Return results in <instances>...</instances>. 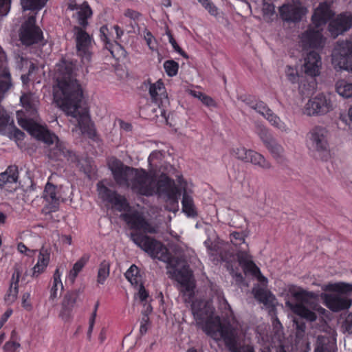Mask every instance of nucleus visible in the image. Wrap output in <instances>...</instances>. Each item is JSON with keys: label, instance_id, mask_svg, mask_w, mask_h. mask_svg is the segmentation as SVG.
<instances>
[{"label": "nucleus", "instance_id": "obj_39", "mask_svg": "<svg viewBox=\"0 0 352 352\" xmlns=\"http://www.w3.org/2000/svg\"><path fill=\"white\" fill-rule=\"evenodd\" d=\"M61 275L62 273L60 272V269L56 268L53 274L52 286L50 289L51 299H54L57 298L58 295V291H60L59 294L60 295L62 291L63 290L64 287L61 280Z\"/></svg>", "mask_w": 352, "mask_h": 352}, {"label": "nucleus", "instance_id": "obj_55", "mask_svg": "<svg viewBox=\"0 0 352 352\" xmlns=\"http://www.w3.org/2000/svg\"><path fill=\"white\" fill-rule=\"evenodd\" d=\"M98 306H99V302H97L94 306V311H93V313L89 318V329H88V331H87V337L89 339H90L91 338V333H92V331H93V329H94V324H95V320H96V314H97V310H98Z\"/></svg>", "mask_w": 352, "mask_h": 352}, {"label": "nucleus", "instance_id": "obj_30", "mask_svg": "<svg viewBox=\"0 0 352 352\" xmlns=\"http://www.w3.org/2000/svg\"><path fill=\"white\" fill-rule=\"evenodd\" d=\"M218 333L221 335L226 346L230 352H240L236 338L229 326L221 324Z\"/></svg>", "mask_w": 352, "mask_h": 352}, {"label": "nucleus", "instance_id": "obj_8", "mask_svg": "<svg viewBox=\"0 0 352 352\" xmlns=\"http://www.w3.org/2000/svg\"><path fill=\"white\" fill-rule=\"evenodd\" d=\"M131 239L137 246L154 258L158 259L164 248H166L160 241L140 232H132Z\"/></svg>", "mask_w": 352, "mask_h": 352}, {"label": "nucleus", "instance_id": "obj_59", "mask_svg": "<svg viewBox=\"0 0 352 352\" xmlns=\"http://www.w3.org/2000/svg\"><path fill=\"white\" fill-rule=\"evenodd\" d=\"M12 0H0V15H6L10 9Z\"/></svg>", "mask_w": 352, "mask_h": 352}, {"label": "nucleus", "instance_id": "obj_23", "mask_svg": "<svg viewBox=\"0 0 352 352\" xmlns=\"http://www.w3.org/2000/svg\"><path fill=\"white\" fill-rule=\"evenodd\" d=\"M191 310L197 326H201L206 319L214 314L213 307L203 300H192Z\"/></svg>", "mask_w": 352, "mask_h": 352}, {"label": "nucleus", "instance_id": "obj_4", "mask_svg": "<svg viewBox=\"0 0 352 352\" xmlns=\"http://www.w3.org/2000/svg\"><path fill=\"white\" fill-rule=\"evenodd\" d=\"M129 188L137 195L146 197L155 195L154 183L156 182L155 173L142 168H135L133 177L130 178Z\"/></svg>", "mask_w": 352, "mask_h": 352}, {"label": "nucleus", "instance_id": "obj_54", "mask_svg": "<svg viewBox=\"0 0 352 352\" xmlns=\"http://www.w3.org/2000/svg\"><path fill=\"white\" fill-rule=\"evenodd\" d=\"M144 38L146 41V45L149 47L150 50L152 51L155 50L157 48V41L152 33L148 30L147 29H145L144 31Z\"/></svg>", "mask_w": 352, "mask_h": 352}, {"label": "nucleus", "instance_id": "obj_9", "mask_svg": "<svg viewBox=\"0 0 352 352\" xmlns=\"http://www.w3.org/2000/svg\"><path fill=\"white\" fill-rule=\"evenodd\" d=\"M19 38L21 43L26 46L37 44L43 39V32L36 25L34 16H30L21 25L19 32Z\"/></svg>", "mask_w": 352, "mask_h": 352}, {"label": "nucleus", "instance_id": "obj_19", "mask_svg": "<svg viewBox=\"0 0 352 352\" xmlns=\"http://www.w3.org/2000/svg\"><path fill=\"white\" fill-rule=\"evenodd\" d=\"M307 10L300 3H285L279 8L280 18L286 22L298 23L306 14Z\"/></svg>", "mask_w": 352, "mask_h": 352}, {"label": "nucleus", "instance_id": "obj_51", "mask_svg": "<svg viewBox=\"0 0 352 352\" xmlns=\"http://www.w3.org/2000/svg\"><path fill=\"white\" fill-rule=\"evenodd\" d=\"M111 26L109 27L107 25H104L100 28V37L104 42V45L108 42H111L114 40L113 30H111Z\"/></svg>", "mask_w": 352, "mask_h": 352}, {"label": "nucleus", "instance_id": "obj_27", "mask_svg": "<svg viewBox=\"0 0 352 352\" xmlns=\"http://www.w3.org/2000/svg\"><path fill=\"white\" fill-rule=\"evenodd\" d=\"M321 66V58L318 52L315 51L309 52L305 58L304 63L305 72L311 77L319 74Z\"/></svg>", "mask_w": 352, "mask_h": 352}, {"label": "nucleus", "instance_id": "obj_35", "mask_svg": "<svg viewBox=\"0 0 352 352\" xmlns=\"http://www.w3.org/2000/svg\"><path fill=\"white\" fill-rule=\"evenodd\" d=\"M247 162H250L252 164L258 166L263 169H269L271 167V164L263 155L251 149H249V155Z\"/></svg>", "mask_w": 352, "mask_h": 352}, {"label": "nucleus", "instance_id": "obj_24", "mask_svg": "<svg viewBox=\"0 0 352 352\" xmlns=\"http://www.w3.org/2000/svg\"><path fill=\"white\" fill-rule=\"evenodd\" d=\"M43 197L47 202L45 209L47 212H54L58 210L60 195L58 192L57 186L47 182L43 190Z\"/></svg>", "mask_w": 352, "mask_h": 352}, {"label": "nucleus", "instance_id": "obj_13", "mask_svg": "<svg viewBox=\"0 0 352 352\" xmlns=\"http://www.w3.org/2000/svg\"><path fill=\"white\" fill-rule=\"evenodd\" d=\"M97 190L99 197L105 202L111 204L116 208L118 211L128 210L130 208L129 204L126 199L104 186L102 182L97 184Z\"/></svg>", "mask_w": 352, "mask_h": 352}, {"label": "nucleus", "instance_id": "obj_62", "mask_svg": "<svg viewBox=\"0 0 352 352\" xmlns=\"http://www.w3.org/2000/svg\"><path fill=\"white\" fill-rule=\"evenodd\" d=\"M138 296L141 302H145L146 301L148 297V292L144 287L143 284L140 285V289L138 291Z\"/></svg>", "mask_w": 352, "mask_h": 352}, {"label": "nucleus", "instance_id": "obj_44", "mask_svg": "<svg viewBox=\"0 0 352 352\" xmlns=\"http://www.w3.org/2000/svg\"><path fill=\"white\" fill-rule=\"evenodd\" d=\"M125 278L133 285L142 284V276L140 274V270L135 265H132L125 272Z\"/></svg>", "mask_w": 352, "mask_h": 352}, {"label": "nucleus", "instance_id": "obj_12", "mask_svg": "<svg viewBox=\"0 0 352 352\" xmlns=\"http://www.w3.org/2000/svg\"><path fill=\"white\" fill-rule=\"evenodd\" d=\"M109 168L118 185L129 187V182H131L130 178L133 177L136 168L124 165L121 160L117 158H113L109 162Z\"/></svg>", "mask_w": 352, "mask_h": 352}, {"label": "nucleus", "instance_id": "obj_14", "mask_svg": "<svg viewBox=\"0 0 352 352\" xmlns=\"http://www.w3.org/2000/svg\"><path fill=\"white\" fill-rule=\"evenodd\" d=\"M122 219L135 232H142L143 234H155L157 232V228L150 223L144 216L138 211L132 213H124L122 215Z\"/></svg>", "mask_w": 352, "mask_h": 352}, {"label": "nucleus", "instance_id": "obj_6", "mask_svg": "<svg viewBox=\"0 0 352 352\" xmlns=\"http://www.w3.org/2000/svg\"><path fill=\"white\" fill-rule=\"evenodd\" d=\"M241 99L245 104L266 118L273 126L281 131L286 132L289 130L287 124L274 114L263 101L252 95L241 96Z\"/></svg>", "mask_w": 352, "mask_h": 352}, {"label": "nucleus", "instance_id": "obj_15", "mask_svg": "<svg viewBox=\"0 0 352 352\" xmlns=\"http://www.w3.org/2000/svg\"><path fill=\"white\" fill-rule=\"evenodd\" d=\"M168 273L172 278H174L180 284L182 292L188 293V299L192 300L194 297L195 286L192 280V272L189 267L185 265L180 270L174 272L169 271Z\"/></svg>", "mask_w": 352, "mask_h": 352}, {"label": "nucleus", "instance_id": "obj_5", "mask_svg": "<svg viewBox=\"0 0 352 352\" xmlns=\"http://www.w3.org/2000/svg\"><path fill=\"white\" fill-rule=\"evenodd\" d=\"M155 195L166 197L169 204L175 209L178 208L181 190L173 179L167 174L162 173L154 183Z\"/></svg>", "mask_w": 352, "mask_h": 352}, {"label": "nucleus", "instance_id": "obj_60", "mask_svg": "<svg viewBox=\"0 0 352 352\" xmlns=\"http://www.w3.org/2000/svg\"><path fill=\"white\" fill-rule=\"evenodd\" d=\"M162 157V153L159 151H153L148 157L149 165L153 166L156 163V161L160 160Z\"/></svg>", "mask_w": 352, "mask_h": 352}, {"label": "nucleus", "instance_id": "obj_25", "mask_svg": "<svg viewBox=\"0 0 352 352\" xmlns=\"http://www.w3.org/2000/svg\"><path fill=\"white\" fill-rule=\"evenodd\" d=\"M258 134L272 156L276 159L280 157L283 152V148L273 138L268 129L264 126L260 127Z\"/></svg>", "mask_w": 352, "mask_h": 352}, {"label": "nucleus", "instance_id": "obj_47", "mask_svg": "<svg viewBox=\"0 0 352 352\" xmlns=\"http://www.w3.org/2000/svg\"><path fill=\"white\" fill-rule=\"evenodd\" d=\"M16 332L13 330L11 333L10 340L6 342L3 350L6 352H19L21 344L16 341Z\"/></svg>", "mask_w": 352, "mask_h": 352}, {"label": "nucleus", "instance_id": "obj_10", "mask_svg": "<svg viewBox=\"0 0 352 352\" xmlns=\"http://www.w3.org/2000/svg\"><path fill=\"white\" fill-rule=\"evenodd\" d=\"M333 110L331 99L324 94H319L310 98L306 103L303 112L309 116L324 115Z\"/></svg>", "mask_w": 352, "mask_h": 352}, {"label": "nucleus", "instance_id": "obj_41", "mask_svg": "<svg viewBox=\"0 0 352 352\" xmlns=\"http://www.w3.org/2000/svg\"><path fill=\"white\" fill-rule=\"evenodd\" d=\"M12 78L8 69H4L0 74V98L3 97L4 94L12 87Z\"/></svg>", "mask_w": 352, "mask_h": 352}, {"label": "nucleus", "instance_id": "obj_22", "mask_svg": "<svg viewBox=\"0 0 352 352\" xmlns=\"http://www.w3.org/2000/svg\"><path fill=\"white\" fill-rule=\"evenodd\" d=\"M352 28V14L342 12L331 21L329 24V30L333 35L338 36L348 31Z\"/></svg>", "mask_w": 352, "mask_h": 352}, {"label": "nucleus", "instance_id": "obj_37", "mask_svg": "<svg viewBox=\"0 0 352 352\" xmlns=\"http://www.w3.org/2000/svg\"><path fill=\"white\" fill-rule=\"evenodd\" d=\"M158 260L166 263L167 268H171L173 272L178 270L177 267L179 266L181 261L179 257L173 256L166 247L164 248Z\"/></svg>", "mask_w": 352, "mask_h": 352}, {"label": "nucleus", "instance_id": "obj_48", "mask_svg": "<svg viewBox=\"0 0 352 352\" xmlns=\"http://www.w3.org/2000/svg\"><path fill=\"white\" fill-rule=\"evenodd\" d=\"M20 102L23 107L31 115L34 114L36 108L32 99V96L30 94H24L20 98Z\"/></svg>", "mask_w": 352, "mask_h": 352}, {"label": "nucleus", "instance_id": "obj_29", "mask_svg": "<svg viewBox=\"0 0 352 352\" xmlns=\"http://www.w3.org/2000/svg\"><path fill=\"white\" fill-rule=\"evenodd\" d=\"M51 250L42 247L39 251L36 265L32 267V277H38L47 269L50 261Z\"/></svg>", "mask_w": 352, "mask_h": 352}, {"label": "nucleus", "instance_id": "obj_64", "mask_svg": "<svg viewBox=\"0 0 352 352\" xmlns=\"http://www.w3.org/2000/svg\"><path fill=\"white\" fill-rule=\"evenodd\" d=\"M201 101L203 104H204L206 107H216V102L210 96L204 94Z\"/></svg>", "mask_w": 352, "mask_h": 352}, {"label": "nucleus", "instance_id": "obj_3", "mask_svg": "<svg viewBox=\"0 0 352 352\" xmlns=\"http://www.w3.org/2000/svg\"><path fill=\"white\" fill-rule=\"evenodd\" d=\"M329 132L322 126L313 127L307 134L306 144L311 154L322 160L329 156Z\"/></svg>", "mask_w": 352, "mask_h": 352}, {"label": "nucleus", "instance_id": "obj_18", "mask_svg": "<svg viewBox=\"0 0 352 352\" xmlns=\"http://www.w3.org/2000/svg\"><path fill=\"white\" fill-rule=\"evenodd\" d=\"M318 28L308 27L300 36V43L303 49H320L323 47L324 37L322 30Z\"/></svg>", "mask_w": 352, "mask_h": 352}, {"label": "nucleus", "instance_id": "obj_43", "mask_svg": "<svg viewBox=\"0 0 352 352\" xmlns=\"http://www.w3.org/2000/svg\"><path fill=\"white\" fill-rule=\"evenodd\" d=\"M110 262L107 260H103L99 265L97 283L99 285H104L110 274Z\"/></svg>", "mask_w": 352, "mask_h": 352}, {"label": "nucleus", "instance_id": "obj_28", "mask_svg": "<svg viewBox=\"0 0 352 352\" xmlns=\"http://www.w3.org/2000/svg\"><path fill=\"white\" fill-rule=\"evenodd\" d=\"M19 179V170L16 165L9 166L6 171L0 174V188L11 190L12 185L16 184Z\"/></svg>", "mask_w": 352, "mask_h": 352}, {"label": "nucleus", "instance_id": "obj_56", "mask_svg": "<svg viewBox=\"0 0 352 352\" xmlns=\"http://www.w3.org/2000/svg\"><path fill=\"white\" fill-rule=\"evenodd\" d=\"M17 250L22 254H24L29 257H32L35 254V250H31L28 248L23 243L19 242L17 244Z\"/></svg>", "mask_w": 352, "mask_h": 352}, {"label": "nucleus", "instance_id": "obj_46", "mask_svg": "<svg viewBox=\"0 0 352 352\" xmlns=\"http://www.w3.org/2000/svg\"><path fill=\"white\" fill-rule=\"evenodd\" d=\"M48 0H21V3L24 10H40Z\"/></svg>", "mask_w": 352, "mask_h": 352}, {"label": "nucleus", "instance_id": "obj_58", "mask_svg": "<svg viewBox=\"0 0 352 352\" xmlns=\"http://www.w3.org/2000/svg\"><path fill=\"white\" fill-rule=\"evenodd\" d=\"M124 15L134 21H138L141 16V14L139 12L130 8L125 10Z\"/></svg>", "mask_w": 352, "mask_h": 352}, {"label": "nucleus", "instance_id": "obj_38", "mask_svg": "<svg viewBox=\"0 0 352 352\" xmlns=\"http://www.w3.org/2000/svg\"><path fill=\"white\" fill-rule=\"evenodd\" d=\"M292 311L296 315L303 318L310 322H314L317 319L316 314L302 303H296L292 307Z\"/></svg>", "mask_w": 352, "mask_h": 352}, {"label": "nucleus", "instance_id": "obj_45", "mask_svg": "<svg viewBox=\"0 0 352 352\" xmlns=\"http://www.w3.org/2000/svg\"><path fill=\"white\" fill-rule=\"evenodd\" d=\"M104 47L108 50L112 56L116 59L125 56L126 51L116 40L108 42L107 44H105Z\"/></svg>", "mask_w": 352, "mask_h": 352}, {"label": "nucleus", "instance_id": "obj_1", "mask_svg": "<svg viewBox=\"0 0 352 352\" xmlns=\"http://www.w3.org/2000/svg\"><path fill=\"white\" fill-rule=\"evenodd\" d=\"M76 62L62 58L56 65L57 87L54 98L57 105L71 116L82 134L94 139L96 135L87 107L82 106L83 92L75 78Z\"/></svg>", "mask_w": 352, "mask_h": 352}, {"label": "nucleus", "instance_id": "obj_16", "mask_svg": "<svg viewBox=\"0 0 352 352\" xmlns=\"http://www.w3.org/2000/svg\"><path fill=\"white\" fill-rule=\"evenodd\" d=\"M19 124L32 135L43 142H52L53 139L56 138V135L51 133L46 126L38 124L32 120L21 118L19 120Z\"/></svg>", "mask_w": 352, "mask_h": 352}, {"label": "nucleus", "instance_id": "obj_42", "mask_svg": "<svg viewBox=\"0 0 352 352\" xmlns=\"http://www.w3.org/2000/svg\"><path fill=\"white\" fill-rule=\"evenodd\" d=\"M88 259V257L82 256L79 260H78L74 263L72 269L70 270L67 276L69 280L72 283H74L75 282L76 277L87 264Z\"/></svg>", "mask_w": 352, "mask_h": 352}, {"label": "nucleus", "instance_id": "obj_7", "mask_svg": "<svg viewBox=\"0 0 352 352\" xmlns=\"http://www.w3.org/2000/svg\"><path fill=\"white\" fill-rule=\"evenodd\" d=\"M331 62L336 70H346L352 74V41H338L332 52Z\"/></svg>", "mask_w": 352, "mask_h": 352}, {"label": "nucleus", "instance_id": "obj_40", "mask_svg": "<svg viewBox=\"0 0 352 352\" xmlns=\"http://www.w3.org/2000/svg\"><path fill=\"white\" fill-rule=\"evenodd\" d=\"M78 22L82 28H86L88 25V19L92 15V10L87 2H84L77 12Z\"/></svg>", "mask_w": 352, "mask_h": 352}, {"label": "nucleus", "instance_id": "obj_33", "mask_svg": "<svg viewBox=\"0 0 352 352\" xmlns=\"http://www.w3.org/2000/svg\"><path fill=\"white\" fill-rule=\"evenodd\" d=\"M20 276L21 274L19 271H16L13 273L10 287L5 296V300L7 302L12 303L16 299L19 293Z\"/></svg>", "mask_w": 352, "mask_h": 352}, {"label": "nucleus", "instance_id": "obj_52", "mask_svg": "<svg viewBox=\"0 0 352 352\" xmlns=\"http://www.w3.org/2000/svg\"><path fill=\"white\" fill-rule=\"evenodd\" d=\"M231 154L238 160L247 162L249 150L246 149L245 147H236L232 148Z\"/></svg>", "mask_w": 352, "mask_h": 352}, {"label": "nucleus", "instance_id": "obj_57", "mask_svg": "<svg viewBox=\"0 0 352 352\" xmlns=\"http://www.w3.org/2000/svg\"><path fill=\"white\" fill-rule=\"evenodd\" d=\"M198 1L208 10L210 14L216 15L217 14V7L210 0H198Z\"/></svg>", "mask_w": 352, "mask_h": 352}, {"label": "nucleus", "instance_id": "obj_32", "mask_svg": "<svg viewBox=\"0 0 352 352\" xmlns=\"http://www.w3.org/2000/svg\"><path fill=\"white\" fill-rule=\"evenodd\" d=\"M252 294L255 299L265 306H271L275 298L272 293L266 287L256 286L252 289Z\"/></svg>", "mask_w": 352, "mask_h": 352}, {"label": "nucleus", "instance_id": "obj_63", "mask_svg": "<svg viewBox=\"0 0 352 352\" xmlns=\"http://www.w3.org/2000/svg\"><path fill=\"white\" fill-rule=\"evenodd\" d=\"M10 120V116L7 113V112L3 109L0 108V126H6Z\"/></svg>", "mask_w": 352, "mask_h": 352}, {"label": "nucleus", "instance_id": "obj_11", "mask_svg": "<svg viewBox=\"0 0 352 352\" xmlns=\"http://www.w3.org/2000/svg\"><path fill=\"white\" fill-rule=\"evenodd\" d=\"M75 30L77 53L81 57L82 64L88 67L91 59L92 38L82 28L76 27Z\"/></svg>", "mask_w": 352, "mask_h": 352}, {"label": "nucleus", "instance_id": "obj_26", "mask_svg": "<svg viewBox=\"0 0 352 352\" xmlns=\"http://www.w3.org/2000/svg\"><path fill=\"white\" fill-rule=\"evenodd\" d=\"M148 93L152 101L160 108L163 107L164 103L168 102V94L162 81L160 79L149 85Z\"/></svg>", "mask_w": 352, "mask_h": 352}, {"label": "nucleus", "instance_id": "obj_31", "mask_svg": "<svg viewBox=\"0 0 352 352\" xmlns=\"http://www.w3.org/2000/svg\"><path fill=\"white\" fill-rule=\"evenodd\" d=\"M221 322L219 316H214L213 315L203 322L201 326H198L201 328L202 330L212 338H215L218 334L219 329L221 326Z\"/></svg>", "mask_w": 352, "mask_h": 352}, {"label": "nucleus", "instance_id": "obj_53", "mask_svg": "<svg viewBox=\"0 0 352 352\" xmlns=\"http://www.w3.org/2000/svg\"><path fill=\"white\" fill-rule=\"evenodd\" d=\"M166 34L168 37L169 43L171 44L174 50L177 52L178 54H179L184 58L186 59L188 58V54L179 46L171 32L170 31H168L166 32Z\"/></svg>", "mask_w": 352, "mask_h": 352}, {"label": "nucleus", "instance_id": "obj_36", "mask_svg": "<svg viewBox=\"0 0 352 352\" xmlns=\"http://www.w3.org/2000/svg\"><path fill=\"white\" fill-rule=\"evenodd\" d=\"M182 205V211L187 217H195L197 215L193 199L186 192H184L183 194Z\"/></svg>", "mask_w": 352, "mask_h": 352}, {"label": "nucleus", "instance_id": "obj_2", "mask_svg": "<svg viewBox=\"0 0 352 352\" xmlns=\"http://www.w3.org/2000/svg\"><path fill=\"white\" fill-rule=\"evenodd\" d=\"M327 289L335 292L323 296L324 303L330 310L338 312L351 306L352 299L349 295L352 293V284L343 282L329 284Z\"/></svg>", "mask_w": 352, "mask_h": 352}, {"label": "nucleus", "instance_id": "obj_50", "mask_svg": "<svg viewBox=\"0 0 352 352\" xmlns=\"http://www.w3.org/2000/svg\"><path fill=\"white\" fill-rule=\"evenodd\" d=\"M163 66L168 76L173 77L177 74L179 63L174 60H167L164 61Z\"/></svg>", "mask_w": 352, "mask_h": 352}, {"label": "nucleus", "instance_id": "obj_20", "mask_svg": "<svg viewBox=\"0 0 352 352\" xmlns=\"http://www.w3.org/2000/svg\"><path fill=\"white\" fill-rule=\"evenodd\" d=\"M334 16L335 12L332 10V2L324 1L320 2L314 10L311 16V22L316 28H320L326 25Z\"/></svg>", "mask_w": 352, "mask_h": 352}, {"label": "nucleus", "instance_id": "obj_49", "mask_svg": "<svg viewBox=\"0 0 352 352\" xmlns=\"http://www.w3.org/2000/svg\"><path fill=\"white\" fill-rule=\"evenodd\" d=\"M286 74H287L288 80L292 83H296V82L299 83L298 88H299L300 91L304 94L305 92L303 91V86H305V85L302 83V80L300 81V77L298 75L297 69L289 66L287 68Z\"/></svg>", "mask_w": 352, "mask_h": 352}, {"label": "nucleus", "instance_id": "obj_61", "mask_svg": "<svg viewBox=\"0 0 352 352\" xmlns=\"http://www.w3.org/2000/svg\"><path fill=\"white\" fill-rule=\"evenodd\" d=\"M30 294L28 292L24 293L22 296V307L27 311H30L32 309V304L30 300Z\"/></svg>", "mask_w": 352, "mask_h": 352}, {"label": "nucleus", "instance_id": "obj_17", "mask_svg": "<svg viewBox=\"0 0 352 352\" xmlns=\"http://www.w3.org/2000/svg\"><path fill=\"white\" fill-rule=\"evenodd\" d=\"M237 260L245 273H249L256 277L263 287H266L267 278L261 272L260 269L252 260V256L245 251L240 252L237 255Z\"/></svg>", "mask_w": 352, "mask_h": 352}, {"label": "nucleus", "instance_id": "obj_34", "mask_svg": "<svg viewBox=\"0 0 352 352\" xmlns=\"http://www.w3.org/2000/svg\"><path fill=\"white\" fill-rule=\"evenodd\" d=\"M247 237V234L245 232H232L230 234V242L234 245L236 248L239 247V250H237L236 256L241 251H245L248 252L247 250L248 248V243H245V238Z\"/></svg>", "mask_w": 352, "mask_h": 352}, {"label": "nucleus", "instance_id": "obj_21", "mask_svg": "<svg viewBox=\"0 0 352 352\" xmlns=\"http://www.w3.org/2000/svg\"><path fill=\"white\" fill-rule=\"evenodd\" d=\"M47 144V155L49 159L54 161L69 160L72 155V152L68 150L65 144L61 142L56 135L52 142H45Z\"/></svg>", "mask_w": 352, "mask_h": 352}]
</instances>
